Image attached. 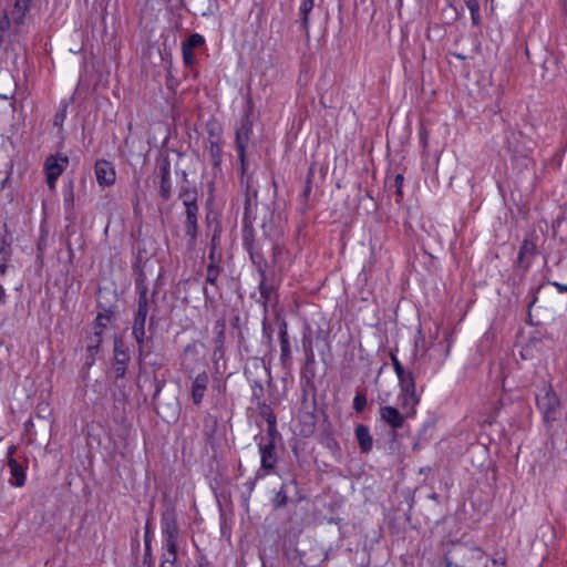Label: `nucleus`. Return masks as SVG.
<instances>
[{
	"label": "nucleus",
	"instance_id": "obj_1",
	"mask_svg": "<svg viewBox=\"0 0 567 567\" xmlns=\"http://www.w3.org/2000/svg\"><path fill=\"white\" fill-rule=\"evenodd\" d=\"M31 0H13L12 7L0 18V37L12 29L18 33L24 25L27 13L30 11Z\"/></svg>",
	"mask_w": 567,
	"mask_h": 567
},
{
	"label": "nucleus",
	"instance_id": "obj_2",
	"mask_svg": "<svg viewBox=\"0 0 567 567\" xmlns=\"http://www.w3.org/2000/svg\"><path fill=\"white\" fill-rule=\"evenodd\" d=\"M197 190L195 188H185L181 192L179 198L185 206V233L189 238V245L193 246L195 244L197 237V215H198V206H197Z\"/></svg>",
	"mask_w": 567,
	"mask_h": 567
},
{
	"label": "nucleus",
	"instance_id": "obj_3",
	"mask_svg": "<svg viewBox=\"0 0 567 567\" xmlns=\"http://www.w3.org/2000/svg\"><path fill=\"white\" fill-rule=\"evenodd\" d=\"M536 404L547 424L554 422L559 416V400L550 388H544L539 391L536 395Z\"/></svg>",
	"mask_w": 567,
	"mask_h": 567
},
{
	"label": "nucleus",
	"instance_id": "obj_4",
	"mask_svg": "<svg viewBox=\"0 0 567 567\" xmlns=\"http://www.w3.org/2000/svg\"><path fill=\"white\" fill-rule=\"evenodd\" d=\"M162 545H178V526L176 512L173 507H167L161 517Z\"/></svg>",
	"mask_w": 567,
	"mask_h": 567
},
{
	"label": "nucleus",
	"instance_id": "obj_5",
	"mask_svg": "<svg viewBox=\"0 0 567 567\" xmlns=\"http://www.w3.org/2000/svg\"><path fill=\"white\" fill-rule=\"evenodd\" d=\"M69 166V157L66 155H50L44 163L47 174V183L50 189H54L58 178Z\"/></svg>",
	"mask_w": 567,
	"mask_h": 567
},
{
	"label": "nucleus",
	"instance_id": "obj_6",
	"mask_svg": "<svg viewBox=\"0 0 567 567\" xmlns=\"http://www.w3.org/2000/svg\"><path fill=\"white\" fill-rule=\"evenodd\" d=\"M147 299L146 293L143 292L138 299V309L134 319L133 336L138 344L143 343L145 336V321L147 317Z\"/></svg>",
	"mask_w": 567,
	"mask_h": 567
},
{
	"label": "nucleus",
	"instance_id": "obj_7",
	"mask_svg": "<svg viewBox=\"0 0 567 567\" xmlns=\"http://www.w3.org/2000/svg\"><path fill=\"white\" fill-rule=\"evenodd\" d=\"M96 182L102 187H109L115 183L116 173L112 163L99 159L94 165Z\"/></svg>",
	"mask_w": 567,
	"mask_h": 567
},
{
	"label": "nucleus",
	"instance_id": "obj_8",
	"mask_svg": "<svg viewBox=\"0 0 567 567\" xmlns=\"http://www.w3.org/2000/svg\"><path fill=\"white\" fill-rule=\"evenodd\" d=\"M380 417L393 430L401 429L404 424V414L401 413L396 408L391 405L380 406Z\"/></svg>",
	"mask_w": 567,
	"mask_h": 567
},
{
	"label": "nucleus",
	"instance_id": "obj_9",
	"mask_svg": "<svg viewBox=\"0 0 567 567\" xmlns=\"http://www.w3.org/2000/svg\"><path fill=\"white\" fill-rule=\"evenodd\" d=\"M209 383V377L206 372H202L195 377V379L192 382V400L193 403L198 405L202 403L205 392L207 390Z\"/></svg>",
	"mask_w": 567,
	"mask_h": 567
},
{
	"label": "nucleus",
	"instance_id": "obj_10",
	"mask_svg": "<svg viewBox=\"0 0 567 567\" xmlns=\"http://www.w3.org/2000/svg\"><path fill=\"white\" fill-rule=\"evenodd\" d=\"M399 399L405 415L408 417L413 416L420 403V396L416 394V390L400 391Z\"/></svg>",
	"mask_w": 567,
	"mask_h": 567
},
{
	"label": "nucleus",
	"instance_id": "obj_11",
	"mask_svg": "<svg viewBox=\"0 0 567 567\" xmlns=\"http://www.w3.org/2000/svg\"><path fill=\"white\" fill-rule=\"evenodd\" d=\"M261 467L265 470H272L277 464V454L275 443L269 441L266 444L259 445Z\"/></svg>",
	"mask_w": 567,
	"mask_h": 567
},
{
	"label": "nucleus",
	"instance_id": "obj_12",
	"mask_svg": "<svg viewBox=\"0 0 567 567\" xmlns=\"http://www.w3.org/2000/svg\"><path fill=\"white\" fill-rule=\"evenodd\" d=\"M250 132L251 128L248 123H243L236 131V147L241 164H244L245 161V150L249 141Z\"/></svg>",
	"mask_w": 567,
	"mask_h": 567
},
{
	"label": "nucleus",
	"instance_id": "obj_13",
	"mask_svg": "<svg viewBox=\"0 0 567 567\" xmlns=\"http://www.w3.org/2000/svg\"><path fill=\"white\" fill-rule=\"evenodd\" d=\"M8 466L10 468L11 477L10 481L11 485L16 487H22L25 484V473L23 467L13 458L10 457L8 461Z\"/></svg>",
	"mask_w": 567,
	"mask_h": 567
},
{
	"label": "nucleus",
	"instance_id": "obj_14",
	"mask_svg": "<svg viewBox=\"0 0 567 567\" xmlns=\"http://www.w3.org/2000/svg\"><path fill=\"white\" fill-rule=\"evenodd\" d=\"M355 436L362 452H369L373 445V439L370 434L369 427L360 424L355 427Z\"/></svg>",
	"mask_w": 567,
	"mask_h": 567
},
{
	"label": "nucleus",
	"instance_id": "obj_15",
	"mask_svg": "<svg viewBox=\"0 0 567 567\" xmlns=\"http://www.w3.org/2000/svg\"><path fill=\"white\" fill-rule=\"evenodd\" d=\"M162 561L161 567L174 566L177 558V546L176 545H162Z\"/></svg>",
	"mask_w": 567,
	"mask_h": 567
},
{
	"label": "nucleus",
	"instance_id": "obj_16",
	"mask_svg": "<svg viewBox=\"0 0 567 567\" xmlns=\"http://www.w3.org/2000/svg\"><path fill=\"white\" fill-rule=\"evenodd\" d=\"M101 341H102L101 331H95L94 334L89 338V343L86 346L87 361L91 360L89 362V364L93 363L94 357L99 351Z\"/></svg>",
	"mask_w": 567,
	"mask_h": 567
},
{
	"label": "nucleus",
	"instance_id": "obj_17",
	"mask_svg": "<svg viewBox=\"0 0 567 567\" xmlns=\"http://www.w3.org/2000/svg\"><path fill=\"white\" fill-rule=\"evenodd\" d=\"M398 381L400 391L416 390L415 379L411 371H403L402 374H398Z\"/></svg>",
	"mask_w": 567,
	"mask_h": 567
},
{
	"label": "nucleus",
	"instance_id": "obj_18",
	"mask_svg": "<svg viewBox=\"0 0 567 567\" xmlns=\"http://www.w3.org/2000/svg\"><path fill=\"white\" fill-rule=\"evenodd\" d=\"M11 256L10 246L6 243H0V277L6 274L8 262Z\"/></svg>",
	"mask_w": 567,
	"mask_h": 567
},
{
	"label": "nucleus",
	"instance_id": "obj_19",
	"mask_svg": "<svg viewBox=\"0 0 567 567\" xmlns=\"http://www.w3.org/2000/svg\"><path fill=\"white\" fill-rule=\"evenodd\" d=\"M465 6L468 9L473 24L480 23V3L477 0H465Z\"/></svg>",
	"mask_w": 567,
	"mask_h": 567
},
{
	"label": "nucleus",
	"instance_id": "obj_20",
	"mask_svg": "<svg viewBox=\"0 0 567 567\" xmlns=\"http://www.w3.org/2000/svg\"><path fill=\"white\" fill-rule=\"evenodd\" d=\"M535 254V245L529 240H524L518 252V262H523L526 256Z\"/></svg>",
	"mask_w": 567,
	"mask_h": 567
},
{
	"label": "nucleus",
	"instance_id": "obj_21",
	"mask_svg": "<svg viewBox=\"0 0 567 567\" xmlns=\"http://www.w3.org/2000/svg\"><path fill=\"white\" fill-rule=\"evenodd\" d=\"M171 190H172V185H171L169 176H168V173H165L162 176L161 186H159L161 196L164 199H167L171 196Z\"/></svg>",
	"mask_w": 567,
	"mask_h": 567
},
{
	"label": "nucleus",
	"instance_id": "obj_22",
	"mask_svg": "<svg viewBox=\"0 0 567 567\" xmlns=\"http://www.w3.org/2000/svg\"><path fill=\"white\" fill-rule=\"evenodd\" d=\"M204 42L205 40L200 34L194 33L183 43V45L194 50L195 48L203 45Z\"/></svg>",
	"mask_w": 567,
	"mask_h": 567
},
{
	"label": "nucleus",
	"instance_id": "obj_23",
	"mask_svg": "<svg viewBox=\"0 0 567 567\" xmlns=\"http://www.w3.org/2000/svg\"><path fill=\"white\" fill-rule=\"evenodd\" d=\"M313 8V0H303L299 7V12L302 16L303 24H308V16Z\"/></svg>",
	"mask_w": 567,
	"mask_h": 567
},
{
	"label": "nucleus",
	"instance_id": "obj_24",
	"mask_svg": "<svg viewBox=\"0 0 567 567\" xmlns=\"http://www.w3.org/2000/svg\"><path fill=\"white\" fill-rule=\"evenodd\" d=\"M367 408V398L363 393H357L353 399V409L357 412H362Z\"/></svg>",
	"mask_w": 567,
	"mask_h": 567
},
{
	"label": "nucleus",
	"instance_id": "obj_25",
	"mask_svg": "<svg viewBox=\"0 0 567 567\" xmlns=\"http://www.w3.org/2000/svg\"><path fill=\"white\" fill-rule=\"evenodd\" d=\"M218 276L219 269L214 265H209L207 268L206 281L209 282L210 285H215Z\"/></svg>",
	"mask_w": 567,
	"mask_h": 567
},
{
	"label": "nucleus",
	"instance_id": "obj_26",
	"mask_svg": "<svg viewBox=\"0 0 567 567\" xmlns=\"http://www.w3.org/2000/svg\"><path fill=\"white\" fill-rule=\"evenodd\" d=\"M183 59L186 65H192L195 59L194 50L182 45Z\"/></svg>",
	"mask_w": 567,
	"mask_h": 567
},
{
	"label": "nucleus",
	"instance_id": "obj_27",
	"mask_svg": "<svg viewBox=\"0 0 567 567\" xmlns=\"http://www.w3.org/2000/svg\"><path fill=\"white\" fill-rule=\"evenodd\" d=\"M391 361L396 375L402 374V372L405 371V369L403 368V365L401 364V362L399 361L398 357L394 353H391Z\"/></svg>",
	"mask_w": 567,
	"mask_h": 567
},
{
	"label": "nucleus",
	"instance_id": "obj_28",
	"mask_svg": "<svg viewBox=\"0 0 567 567\" xmlns=\"http://www.w3.org/2000/svg\"><path fill=\"white\" fill-rule=\"evenodd\" d=\"M403 182H404V177L402 174H398L394 178V185H395V193L398 196H402V188H403Z\"/></svg>",
	"mask_w": 567,
	"mask_h": 567
},
{
	"label": "nucleus",
	"instance_id": "obj_29",
	"mask_svg": "<svg viewBox=\"0 0 567 567\" xmlns=\"http://www.w3.org/2000/svg\"><path fill=\"white\" fill-rule=\"evenodd\" d=\"M280 349H281V355L282 357H289L290 355V344L288 339H284L280 341Z\"/></svg>",
	"mask_w": 567,
	"mask_h": 567
},
{
	"label": "nucleus",
	"instance_id": "obj_30",
	"mask_svg": "<svg viewBox=\"0 0 567 567\" xmlns=\"http://www.w3.org/2000/svg\"><path fill=\"white\" fill-rule=\"evenodd\" d=\"M109 320V317L105 316V315H99L96 317V331H101L102 332V328L105 327V321Z\"/></svg>",
	"mask_w": 567,
	"mask_h": 567
},
{
	"label": "nucleus",
	"instance_id": "obj_31",
	"mask_svg": "<svg viewBox=\"0 0 567 567\" xmlns=\"http://www.w3.org/2000/svg\"><path fill=\"white\" fill-rule=\"evenodd\" d=\"M467 551L470 553L472 559H482L483 557V553L478 548H470Z\"/></svg>",
	"mask_w": 567,
	"mask_h": 567
},
{
	"label": "nucleus",
	"instance_id": "obj_32",
	"mask_svg": "<svg viewBox=\"0 0 567 567\" xmlns=\"http://www.w3.org/2000/svg\"><path fill=\"white\" fill-rule=\"evenodd\" d=\"M64 203L68 206H72L73 205V192H72V188H70L69 192L64 193Z\"/></svg>",
	"mask_w": 567,
	"mask_h": 567
},
{
	"label": "nucleus",
	"instance_id": "obj_33",
	"mask_svg": "<svg viewBox=\"0 0 567 567\" xmlns=\"http://www.w3.org/2000/svg\"><path fill=\"white\" fill-rule=\"evenodd\" d=\"M279 334H280V341H281V340H284V339H288V334H287V324H286V323H284V324L280 327Z\"/></svg>",
	"mask_w": 567,
	"mask_h": 567
},
{
	"label": "nucleus",
	"instance_id": "obj_34",
	"mask_svg": "<svg viewBox=\"0 0 567 567\" xmlns=\"http://www.w3.org/2000/svg\"><path fill=\"white\" fill-rule=\"evenodd\" d=\"M16 451H17V446L16 445H11V446L8 447V451H7L8 460L10 457H13V454L16 453Z\"/></svg>",
	"mask_w": 567,
	"mask_h": 567
},
{
	"label": "nucleus",
	"instance_id": "obj_35",
	"mask_svg": "<svg viewBox=\"0 0 567 567\" xmlns=\"http://www.w3.org/2000/svg\"><path fill=\"white\" fill-rule=\"evenodd\" d=\"M555 286L558 288V290L560 292H567V284L566 285H561V284H555Z\"/></svg>",
	"mask_w": 567,
	"mask_h": 567
},
{
	"label": "nucleus",
	"instance_id": "obj_36",
	"mask_svg": "<svg viewBox=\"0 0 567 567\" xmlns=\"http://www.w3.org/2000/svg\"><path fill=\"white\" fill-rule=\"evenodd\" d=\"M188 352H196V346L195 344H188L185 348V353H188Z\"/></svg>",
	"mask_w": 567,
	"mask_h": 567
},
{
	"label": "nucleus",
	"instance_id": "obj_37",
	"mask_svg": "<svg viewBox=\"0 0 567 567\" xmlns=\"http://www.w3.org/2000/svg\"><path fill=\"white\" fill-rule=\"evenodd\" d=\"M4 297H6L4 289H3V287L0 285V303H3V302H4Z\"/></svg>",
	"mask_w": 567,
	"mask_h": 567
},
{
	"label": "nucleus",
	"instance_id": "obj_38",
	"mask_svg": "<svg viewBox=\"0 0 567 567\" xmlns=\"http://www.w3.org/2000/svg\"><path fill=\"white\" fill-rule=\"evenodd\" d=\"M446 567H458V565L453 564L452 561H450L449 559H446Z\"/></svg>",
	"mask_w": 567,
	"mask_h": 567
},
{
	"label": "nucleus",
	"instance_id": "obj_39",
	"mask_svg": "<svg viewBox=\"0 0 567 567\" xmlns=\"http://www.w3.org/2000/svg\"><path fill=\"white\" fill-rule=\"evenodd\" d=\"M261 295H265L264 286H261Z\"/></svg>",
	"mask_w": 567,
	"mask_h": 567
}]
</instances>
